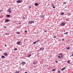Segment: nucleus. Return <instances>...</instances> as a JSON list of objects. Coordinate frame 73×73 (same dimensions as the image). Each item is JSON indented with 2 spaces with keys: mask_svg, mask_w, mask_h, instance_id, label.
Masks as SVG:
<instances>
[{
  "mask_svg": "<svg viewBox=\"0 0 73 73\" xmlns=\"http://www.w3.org/2000/svg\"><path fill=\"white\" fill-rule=\"evenodd\" d=\"M61 26H64L65 25V23H61L60 24Z\"/></svg>",
  "mask_w": 73,
  "mask_h": 73,
  "instance_id": "f257e3e1",
  "label": "nucleus"
},
{
  "mask_svg": "<svg viewBox=\"0 0 73 73\" xmlns=\"http://www.w3.org/2000/svg\"><path fill=\"white\" fill-rule=\"evenodd\" d=\"M8 12H9V13H12V11L11 10V9H9L8 10Z\"/></svg>",
  "mask_w": 73,
  "mask_h": 73,
  "instance_id": "f03ea898",
  "label": "nucleus"
},
{
  "mask_svg": "<svg viewBox=\"0 0 73 73\" xmlns=\"http://www.w3.org/2000/svg\"><path fill=\"white\" fill-rule=\"evenodd\" d=\"M9 20L8 19H6L5 20V21L6 23H7L8 22H9Z\"/></svg>",
  "mask_w": 73,
  "mask_h": 73,
  "instance_id": "7ed1b4c3",
  "label": "nucleus"
},
{
  "mask_svg": "<svg viewBox=\"0 0 73 73\" xmlns=\"http://www.w3.org/2000/svg\"><path fill=\"white\" fill-rule=\"evenodd\" d=\"M22 2V1L20 0H18L17 1V3H21Z\"/></svg>",
  "mask_w": 73,
  "mask_h": 73,
  "instance_id": "20e7f679",
  "label": "nucleus"
},
{
  "mask_svg": "<svg viewBox=\"0 0 73 73\" xmlns=\"http://www.w3.org/2000/svg\"><path fill=\"white\" fill-rule=\"evenodd\" d=\"M39 17H41V18H44L45 16H44L43 15H40Z\"/></svg>",
  "mask_w": 73,
  "mask_h": 73,
  "instance_id": "39448f33",
  "label": "nucleus"
},
{
  "mask_svg": "<svg viewBox=\"0 0 73 73\" xmlns=\"http://www.w3.org/2000/svg\"><path fill=\"white\" fill-rule=\"evenodd\" d=\"M33 23V21H31L29 22V23L30 24H32V23Z\"/></svg>",
  "mask_w": 73,
  "mask_h": 73,
  "instance_id": "423d86ee",
  "label": "nucleus"
},
{
  "mask_svg": "<svg viewBox=\"0 0 73 73\" xmlns=\"http://www.w3.org/2000/svg\"><path fill=\"white\" fill-rule=\"evenodd\" d=\"M26 64V63L24 62H21L22 65H25Z\"/></svg>",
  "mask_w": 73,
  "mask_h": 73,
  "instance_id": "0eeeda50",
  "label": "nucleus"
},
{
  "mask_svg": "<svg viewBox=\"0 0 73 73\" xmlns=\"http://www.w3.org/2000/svg\"><path fill=\"white\" fill-rule=\"evenodd\" d=\"M10 16H11V15H6V17H10Z\"/></svg>",
  "mask_w": 73,
  "mask_h": 73,
  "instance_id": "6e6552de",
  "label": "nucleus"
},
{
  "mask_svg": "<svg viewBox=\"0 0 73 73\" xmlns=\"http://www.w3.org/2000/svg\"><path fill=\"white\" fill-rule=\"evenodd\" d=\"M44 48H40V50H44Z\"/></svg>",
  "mask_w": 73,
  "mask_h": 73,
  "instance_id": "1a4fd4ad",
  "label": "nucleus"
},
{
  "mask_svg": "<svg viewBox=\"0 0 73 73\" xmlns=\"http://www.w3.org/2000/svg\"><path fill=\"white\" fill-rule=\"evenodd\" d=\"M8 55V54H7V53H5L4 54V56H7Z\"/></svg>",
  "mask_w": 73,
  "mask_h": 73,
  "instance_id": "9d476101",
  "label": "nucleus"
},
{
  "mask_svg": "<svg viewBox=\"0 0 73 73\" xmlns=\"http://www.w3.org/2000/svg\"><path fill=\"white\" fill-rule=\"evenodd\" d=\"M35 5H36V6H37V5H38V3H36L35 4Z\"/></svg>",
  "mask_w": 73,
  "mask_h": 73,
  "instance_id": "9b49d317",
  "label": "nucleus"
},
{
  "mask_svg": "<svg viewBox=\"0 0 73 73\" xmlns=\"http://www.w3.org/2000/svg\"><path fill=\"white\" fill-rule=\"evenodd\" d=\"M65 69H66V68L65 67L62 68L61 70L62 71V70H65Z\"/></svg>",
  "mask_w": 73,
  "mask_h": 73,
  "instance_id": "f8f14e48",
  "label": "nucleus"
},
{
  "mask_svg": "<svg viewBox=\"0 0 73 73\" xmlns=\"http://www.w3.org/2000/svg\"><path fill=\"white\" fill-rule=\"evenodd\" d=\"M17 44L18 45H19V44H20V42L18 41L17 42Z\"/></svg>",
  "mask_w": 73,
  "mask_h": 73,
  "instance_id": "ddd939ff",
  "label": "nucleus"
},
{
  "mask_svg": "<svg viewBox=\"0 0 73 73\" xmlns=\"http://www.w3.org/2000/svg\"><path fill=\"white\" fill-rule=\"evenodd\" d=\"M33 64L34 65H36V64H37V62H33Z\"/></svg>",
  "mask_w": 73,
  "mask_h": 73,
  "instance_id": "4468645a",
  "label": "nucleus"
},
{
  "mask_svg": "<svg viewBox=\"0 0 73 73\" xmlns=\"http://www.w3.org/2000/svg\"><path fill=\"white\" fill-rule=\"evenodd\" d=\"M66 49H68V50H69V49H70V47H68L66 48Z\"/></svg>",
  "mask_w": 73,
  "mask_h": 73,
  "instance_id": "2eb2a0df",
  "label": "nucleus"
},
{
  "mask_svg": "<svg viewBox=\"0 0 73 73\" xmlns=\"http://www.w3.org/2000/svg\"><path fill=\"white\" fill-rule=\"evenodd\" d=\"M61 15H64V13H60Z\"/></svg>",
  "mask_w": 73,
  "mask_h": 73,
  "instance_id": "dca6fc26",
  "label": "nucleus"
},
{
  "mask_svg": "<svg viewBox=\"0 0 73 73\" xmlns=\"http://www.w3.org/2000/svg\"><path fill=\"white\" fill-rule=\"evenodd\" d=\"M1 58H5V56H4L3 55L1 56Z\"/></svg>",
  "mask_w": 73,
  "mask_h": 73,
  "instance_id": "f3484780",
  "label": "nucleus"
},
{
  "mask_svg": "<svg viewBox=\"0 0 73 73\" xmlns=\"http://www.w3.org/2000/svg\"><path fill=\"white\" fill-rule=\"evenodd\" d=\"M68 32H67L66 33H64V35H67V34H68Z\"/></svg>",
  "mask_w": 73,
  "mask_h": 73,
  "instance_id": "a211bd4d",
  "label": "nucleus"
},
{
  "mask_svg": "<svg viewBox=\"0 0 73 73\" xmlns=\"http://www.w3.org/2000/svg\"><path fill=\"white\" fill-rule=\"evenodd\" d=\"M32 56V54H30L28 56V57H30Z\"/></svg>",
  "mask_w": 73,
  "mask_h": 73,
  "instance_id": "6ab92c4d",
  "label": "nucleus"
},
{
  "mask_svg": "<svg viewBox=\"0 0 73 73\" xmlns=\"http://www.w3.org/2000/svg\"><path fill=\"white\" fill-rule=\"evenodd\" d=\"M17 34H18V35H19V34H20V32H16Z\"/></svg>",
  "mask_w": 73,
  "mask_h": 73,
  "instance_id": "aec40b11",
  "label": "nucleus"
},
{
  "mask_svg": "<svg viewBox=\"0 0 73 73\" xmlns=\"http://www.w3.org/2000/svg\"><path fill=\"white\" fill-rule=\"evenodd\" d=\"M36 41H35V42H33V44H35L36 43Z\"/></svg>",
  "mask_w": 73,
  "mask_h": 73,
  "instance_id": "412c9836",
  "label": "nucleus"
},
{
  "mask_svg": "<svg viewBox=\"0 0 73 73\" xmlns=\"http://www.w3.org/2000/svg\"><path fill=\"white\" fill-rule=\"evenodd\" d=\"M56 70V69H53L52 70V71H55V70Z\"/></svg>",
  "mask_w": 73,
  "mask_h": 73,
  "instance_id": "4be33fe9",
  "label": "nucleus"
},
{
  "mask_svg": "<svg viewBox=\"0 0 73 73\" xmlns=\"http://www.w3.org/2000/svg\"><path fill=\"white\" fill-rule=\"evenodd\" d=\"M6 35H9V33H7L5 34Z\"/></svg>",
  "mask_w": 73,
  "mask_h": 73,
  "instance_id": "5701e85b",
  "label": "nucleus"
},
{
  "mask_svg": "<svg viewBox=\"0 0 73 73\" xmlns=\"http://www.w3.org/2000/svg\"><path fill=\"white\" fill-rule=\"evenodd\" d=\"M59 55H60V56H61L62 55V53H60L59 54Z\"/></svg>",
  "mask_w": 73,
  "mask_h": 73,
  "instance_id": "b1692460",
  "label": "nucleus"
},
{
  "mask_svg": "<svg viewBox=\"0 0 73 73\" xmlns=\"http://www.w3.org/2000/svg\"><path fill=\"white\" fill-rule=\"evenodd\" d=\"M58 58H59V59H61V58H61L60 56H58Z\"/></svg>",
  "mask_w": 73,
  "mask_h": 73,
  "instance_id": "393cba45",
  "label": "nucleus"
},
{
  "mask_svg": "<svg viewBox=\"0 0 73 73\" xmlns=\"http://www.w3.org/2000/svg\"><path fill=\"white\" fill-rule=\"evenodd\" d=\"M14 50H17V48H15L14 49Z\"/></svg>",
  "mask_w": 73,
  "mask_h": 73,
  "instance_id": "a878e982",
  "label": "nucleus"
},
{
  "mask_svg": "<svg viewBox=\"0 0 73 73\" xmlns=\"http://www.w3.org/2000/svg\"><path fill=\"white\" fill-rule=\"evenodd\" d=\"M68 63V64H69V63H70V61H69V60L67 62Z\"/></svg>",
  "mask_w": 73,
  "mask_h": 73,
  "instance_id": "bb28decb",
  "label": "nucleus"
},
{
  "mask_svg": "<svg viewBox=\"0 0 73 73\" xmlns=\"http://www.w3.org/2000/svg\"><path fill=\"white\" fill-rule=\"evenodd\" d=\"M15 73H19V71H17L15 72Z\"/></svg>",
  "mask_w": 73,
  "mask_h": 73,
  "instance_id": "cd10ccee",
  "label": "nucleus"
},
{
  "mask_svg": "<svg viewBox=\"0 0 73 73\" xmlns=\"http://www.w3.org/2000/svg\"><path fill=\"white\" fill-rule=\"evenodd\" d=\"M40 40H36V41L37 42H38V41H39Z\"/></svg>",
  "mask_w": 73,
  "mask_h": 73,
  "instance_id": "c85d7f7f",
  "label": "nucleus"
},
{
  "mask_svg": "<svg viewBox=\"0 0 73 73\" xmlns=\"http://www.w3.org/2000/svg\"><path fill=\"white\" fill-rule=\"evenodd\" d=\"M53 8H56V7H55L54 6L53 7Z\"/></svg>",
  "mask_w": 73,
  "mask_h": 73,
  "instance_id": "c756f323",
  "label": "nucleus"
},
{
  "mask_svg": "<svg viewBox=\"0 0 73 73\" xmlns=\"http://www.w3.org/2000/svg\"><path fill=\"white\" fill-rule=\"evenodd\" d=\"M62 57H63L62 55L60 56L61 58H62Z\"/></svg>",
  "mask_w": 73,
  "mask_h": 73,
  "instance_id": "7c9ffc66",
  "label": "nucleus"
},
{
  "mask_svg": "<svg viewBox=\"0 0 73 73\" xmlns=\"http://www.w3.org/2000/svg\"><path fill=\"white\" fill-rule=\"evenodd\" d=\"M66 2L64 3H63V4H66Z\"/></svg>",
  "mask_w": 73,
  "mask_h": 73,
  "instance_id": "2f4dec72",
  "label": "nucleus"
},
{
  "mask_svg": "<svg viewBox=\"0 0 73 73\" xmlns=\"http://www.w3.org/2000/svg\"><path fill=\"white\" fill-rule=\"evenodd\" d=\"M25 32L27 33V31L26 30H25Z\"/></svg>",
  "mask_w": 73,
  "mask_h": 73,
  "instance_id": "473e14b6",
  "label": "nucleus"
},
{
  "mask_svg": "<svg viewBox=\"0 0 73 73\" xmlns=\"http://www.w3.org/2000/svg\"><path fill=\"white\" fill-rule=\"evenodd\" d=\"M56 62V63H57V62H58V61H55Z\"/></svg>",
  "mask_w": 73,
  "mask_h": 73,
  "instance_id": "72a5a7b5",
  "label": "nucleus"
},
{
  "mask_svg": "<svg viewBox=\"0 0 73 73\" xmlns=\"http://www.w3.org/2000/svg\"><path fill=\"white\" fill-rule=\"evenodd\" d=\"M23 19H25V17H23Z\"/></svg>",
  "mask_w": 73,
  "mask_h": 73,
  "instance_id": "f704fd0d",
  "label": "nucleus"
},
{
  "mask_svg": "<svg viewBox=\"0 0 73 73\" xmlns=\"http://www.w3.org/2000/svg\"><path fill=\"white\" fill-rule=\"evenodd\" d=\"M69 19H66V21H69Z\"/></svg>",
  "mask_w": 73,
  "mask_h": 73,
  "instance_id": "c9c22d12",
  "label": "nucleus"
},
{
  "mask_svg": "<svg viewBox=\"0 0 73 73\" xmlns=\"http://www.w3.org/2000/svg\"><path fill=\"white\" fill-rule=\"evenodd\" d=\"M4 27L5 28H7V27H6V26H4Z\"/></svg>",
  "mask_w": 73,
  "mask_h": 73,
  "instance_id": "e433bc0d",
  "label": "nucleus"
},
{
  "mask_svg": "<svg viewBox=\"0 0 73 73\" xmlns=\"http://www.w3.org/2000/svg\"><path fill=\"white\" fill-rule=\"evenodd\" d=\"M72 56H73V52H72Z\"/></svg>",
  "mask_w": 73,
  "mask_h": 73,
  "instance_id": "4c0bfd02",
  "label": "nucleus"
},
{
  "mask_svg": "<svg viewBox=\"0 0 73 73\" xmlns=\"http://www.w3.org/2000/svg\"><path fill=\"white\" fill-rule=\"evenodd\" d=\"M44 32H46V30L44 31Z\"/></svg>",
  "mask_w": 73,
  "mask_h": 73,
  "instance_id": "58836bf2",
  "label": "nucleus"
},
{
  "mask_svg": "<svg viewBox=\"0 0 73 73\" xmlns=\"http://www.w3.org/2000/svg\"><path fill=\"white\" fill-rule=\"evenodd\" d=\"M56 36H54L53 38H56Z\"/></svg>",
  "mask_w": 73,
  "mask_h": 73,
  "instance_id": "ea45409f",
  "label": "nucleus"
},
{
  "mask_svg": "<svg viewBox=\"0 0 73 73\" xmlns=\"http://www.w3.org/2000/svg\"><path fill=\"white\" fill-rule=\"evenodd\" d=\"M58 73H60V71H58Z\"/></svg>",
  "mask_w": 73,
  "mask_h": 73,
  "instance_id": "a19ab883",
  "label": "nucleus"
},
{
  "mask_svg": "<svg viewBox=\"0 0 73 73\" xmlns=\"http://www.w3.org/2000/svg\"><path fill=\"white\" fill-rule=\"evenodd\" d=\"M29 8H31V6H30L29 7Z\"/></svg>",
  "mask_w": 73,
  "mask_h": 73,
  "instance_id": "79ce46f5",
  "label": "nucleus"
},
{
  "mask_svg": "<svg viewBox=\"0 0 73 73\" xmlns=\"http://www.w3.org/2000/svg\"><path fill=\"white\" fill-rule=\"evenodd\" d=\"M64 39L63 38V39H62V41H64Z\"/></svg>",
  "mask_w": 73,
  "mask_h": 73,
  "instance_id": "37998d69",
  "label": "nucleus"
},
{
  "mask_svg": "<svg viewBox=\"0 0 73 73\" xmlns=\"http://www.w3.org/2000/svg\"><path fill=\"white\" fill-rule=\"evenodd\" d=\"M52 5H53V6H54V5L53 4H52Z\"/></svg>",
  "mask_w": 73,
  "mask_h": 73,
  "instance_id": "c03bdc74",
  "label": "nucleus"
},
{
  "mask_svg": "<svg viewBox=\"0 0 73 73\" xmlns=\"http://www.w3.org/2000/svg\"><path fill=\"white\" fill-rule=\"evenodd\" d=\"M5 46L6 47V46H7V45H5Z\"/></svg>",
  "mask_w": 73,
  "mask_h": 73,
  "instance_id": "a18cd8bd",
  "label": "nucleus"
},
{
  "mask_svg": "<svg viewBox=\"0 0 73 73\" xmlns=\"http://www.w3.org/2000/svg\"><path fill=\"white\" fill-rule=\"evenodd\" d=\"M25 73H28L27 72H25Z\"/></svg>",
  "mask_w": 73,
  "mask_h": 73,
  "instance_id": "49530a36",
  "label": "nucleus"
},
{
  "mask_svg": "<svg viewBox=\"0 0 73 73\" xmlns=\"http://www.w3.org/2000/svg\"><path fill=\"white\" fill-rule=\"evenodd\" d=\"M1 12V11L0 10V12Z\"/></svg>",
  "mask_w": 73,
  "mask_h": 73,
  "instance_id": "de8ad7c7",
  "label": "nucleus"
}]
</instances>
